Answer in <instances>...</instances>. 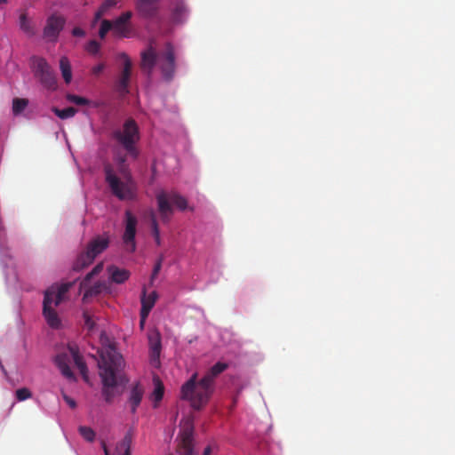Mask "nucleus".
<instances>
[{
    "instance_id": "1",
    "label": "nucleus",
    "mask_w": 455,
    "mask_h": 455,
    "mask_svg": "<svg viewBox=\"0 0 455 455\" xmlns=\"http://www.w3.org/2000/svg\"><path fill=\"white\" fill-rule=\"evenodd\" d=\"M124 366V358L114 347L110 346L101 352L99 368L103 386L102 395L108 403L116 395V389L121 381L120 373Z\"/></svg>"
},
{
    "instance_id": "2",
    "label": "nucleus",
    "mask_w": 455,
    "mask_h": 455,
    "mask_svg": "<svg viewBox=\"0 0 455 455\" xmlns=\"http://www.w3.org/2000/svg\"><path fill=\"white\" fill-rule=\"evenodd\" d=\"M214 392V386L204 377L197 381V373H194L186 381L180 390L181 398L190 402L191 406L200 410L210 400Z\"/></svg>"
},
{
    "instance_id": "3",
    "label": "nucleus",
    "mask_w": 455,
    "mask_h": 455,
    "mask_svg": "<svg viewBox=\"0 0 455 455\" xmlns=\"http://www.w3.org/2000/svg\"><path fill=\"white\" fill-rule=\"evenodd\" d=\"M73 283H66L60 285L54 284L44 291L43 301V315L47 324L52 329H59L61 326V320L59 317L55 307L64 300V298Z\"/></svg>"
},
{
    "instance_id": "4",
    "label": "nucleus",
    "mask_w": 455,
    "mask_h": 455,
    "mask_svg": "<svg viewBox=\"0 0 455 455\" xmlns=\"http://www.w3.org/2000/svg\"><path fill=\"white\" fill-rule=\"evenodd\" d=\"M112 138L129 156L134 159L138 158L140 151L137 148V144L140 140V133L134 119L128 118L125 120L121 128L113 132Z\"/></svg>"
},
{
    "instance_id": "5",
    "label": "nucleus",
    "mask_w": 455,
    "mask_h": 455,
    "mask_svg": "<svg viewBox=\"0 0 455 455\" xmlns=\"http://www.w3.org/2000/svg\"><path fill=\"white\" fill-rule=\"evenodd\" d=\"M74 362L84 380H88V370L86 363L80 355L76 346H68L66 350L55 356V363L61 371L62 375L68 379H75V375L70 368V363Z\"/></svg>"
},
{
    "instance_id": "6",
    "label": "nucleus",
    "mask_w": 455,
    "mask_h": 455,
    "mask_svg": "<svg viewBox=\"0 0 455 455\" xmlns=\"http://www.w3.org/2000/svg\"><path fill=\"white\" fill-rule=\"evenodd\" d=\"M156 199L157 210L164 223H168L173 214L172 204L176 205L180 211H185L188 208L187 199L176 191L167 193L164 190H160L156 193Z\"/></svg>"
},
{
    "instance_id": "7",
    "label": "nucleus",
    "mask_w": 455,
    "mask_h": 455,
    "mask_svg": "<svg viewBox=\"0 0 455 455\" xmlns=\"http://www.w3.org/2000/svg\"><path fill=\"white\" fill-rule=\"evenodd\" d=\"M31 66L35 76L42 85L49 90H55L57 87L56 76L45 59L34 56L31 58Z\"/></svg>"
},
{
    "instance_id": "8",
    "label": "nucleus",
    "mask_w": 455,
    "mask_h": 455,
    "mask_svg": "<svg viewBox=\"0 0 455 455\" xmlns=\"http://www.w3.org/2000/svg\"><path fill=\"white\" fill-rule=\"evenodd\" d=\"M104 173L105 180L115 196L120 200H132L134 197V193L129 182L122 181L109 164L105 165Z\"/></svg>"
},
{
    "instance_id": "9",
    "label": "nucleus",
    "mask_w": 455,
    "mask_h": 455,
    "mask_svg": "<svg viewBox=\"0 0 455 455\" xmlns=\"http://www.w3.org/2000/svg\"><path fill=\"white\" fill-rule=\"evenodd\" d=\"M159 69L164 80L170 82L173 79L176 70L175 52L171 43H167L165 50L159 55Z\"/></svg>"
},
{
    "instance_id": "10",
    "label": "nucleus",
    "mask_w": 455,
    "mask_h": 455,
    "mask_svg": "<svg viewBox=\"0 0 455 455\" xmlns=\"http://www.w3.org/2000/svg\"><path fill=\"white\" fill-rule=\"evenodd\" d=\"M132 12L128 11L123 12L113 22L112 32L115 36L129 38L133 34V27L131 22Z\"/></svg>"
},
{
    "instance_id": "11",
    "label": "nucleus",
    "mask_w": 455,
    "mask_h": 455,
    "mask_svg": "<svg viewBox=\"0 0 455 455\" xmlns=\"http://www.w3.org/2000/svg\"><path fill=\"white\" fill-rule=\"evenodd\" d=\"M65 23L66 20L63 16L52 14L46 20V24L43 31L44 37L49 42H56Z\"/></svg>"
},
{
    "instance_id": "12",
    "label": "nucleus",
    "mask_w": 455,
    "mask_h": 455,
    "mask_svg": "<svg viewBox=\"0 0 455 455\" xmlns=\"http://www.w3.org/2000/svg\"><path fill=\"white\" fill-rule=\"evenodd\" d=\"M137 222V218L132 213V212L126 211L125 229L123 235V241L126 246V250L130 252H133L136 250L135 235Z\"/></svg>"
},
{
    "instance_id": "13",
    "label": "nucleus",
    "mask_w": 455,
    "mask_h": 455,
    "mask_svg": "<svg viewBox=\"0 0 455 455\" xmlns=\"http://www.w3.org/2000/svg\"><path fill=\"white\" fill-rule=\"evenodd\" d=\"M120 58L124 60V68L122 73L116 81V90L121 94H126L129 92L128 86L132 74V61L128 55L124 52L120 54Z\"/></svg>"
},
{
    "instance_id": "14",
    "label": "nucleus",
    "mask_w": 455,
    "mask_h": 455,
    "mask_svg": "<svg viewBox=\"0 0 455 455\" xmlns=\"http://www.w3.org/2000/svg\"><path fill=\"white\" fill-rule=\"evenodd\" d=\"M159 55L152 45L141 52L140 68L148 76L152 74L156 64L159 61Z\"/></svg>"
},
{
    "instance_id": "15",
    "label": "nucleus",
    "mask_w": 455,
    "mask_h": 455,
    "mask_svg": "<svg viewBox=\"0 0 455 455\" xmlns=\"http://www.w3.org/2000/svg\"><path fill=\"white\" fill-rule=\"evenodd\" d=\"M148 344L151 363L157 364L159 363L162 348L161 337L159 332L156 331L148 335Z\"/></svg>"
},
{
    "instance_id": "16",
    "label": "nucleus",
    "mask_w": 455,
    "mask_h": 455,
    "mask_svg": "<svg viewBox=\"0 0 455 455\" xmlns=\"http://www.w3.org/2000/svg\"><path fill=\"white\" fill-rule=\"evenodd\" d=\"M108 243L109 240L108 237L97 236L89 243L86 251L90 255H93V258L95 259L100 253L108 248Z\"/></svg>"
},
{
    "instance_id": "17",
    "label": "nucleus",
    "mask_w": 455,
    "mask_h": 455,
    "mask_svg": "<svg viewBox=\"0 0 455 455\" xmlns=\"http://www.w3.org/2000/svg\"><path fill=\"white\" fill-rule=\"evenodd\" d=\"M107 271L109 275L111 282L118 284L124 283L125 281L129 279L131 275L129 270L120 268L115 265L108 266Z\"/></svg>"
},
{
    "instance_id": "18",
    "label": "nucleus",
    "mask_w": 455,
    "mask_h": 455,
    "mask_svg": "<svg viewBox=\"0 0 455 455\" xmlns=\"http://www.w3.org/2000/svg\"><path fill=\"white\" fill-rule=\"evenodd\" d=\"M156 4L155 2L137 0L136 9L143 18L150 19L156 15L157 7Z\"/></svg>"
},
{
    "instance_id": "19",
    "label": "nucleus",
    "mask_w": 455,
    "mask_h": 455,
    "mask_svg": "<svg viewBox=\"0 0 455 455\" xmlns=\"http://www.w3.org/2000/svg\"><path fill=\"white\" fill-rule=\"evenodd\" d=\"M144 395L143 387L137 383L135 384L130 393L129 403L131 404V411L132 413H135L138 406L140 404L142 397Z\"/></svg>"
},
{
    "instance_id": "20",
    "label": "nucleus",
    "mask_w": 455,
    "mask_h": 455,
    "mask_svg": "<svg viewBox=\"0 0 455 455\" xmlns=\"http://www.w3.org/2000/svg\"><path fill=\"white\" fill-rule=\"evenodd\" d=\"M228 367V363L218 362L207 371L204 378L214 386L215 379L226 371Z\"/></svg>"
},
{
    "instance_id": "21",
    "label": "nucleus",
    "mask_w": 455,
    "mask_h": 455,
    "mask_svg": "<svg viewBox=\"0 0 455 455\" xmlns=\"http://www.w3.org/2000/svg\"><path fill=\"white\" fill-rule=\"evenodd\" d=\"M178 452L180 455H195L191 433H184Z\"/></svg>"
},
{
    "instance_id": "22",
    "label": "nucleus",
    "mask_w": 455,
    "mask_h": 455,
    "mask_svg": "<svg viewBox=\"0 0 455 455\" xmlns=\"http://www.w3.org/2000/svg\"><path fill=\"white\" fill-rule=\"evenodd\" d=\"M106 290H108L106 282L98 281L92 286L85 290L83 300L85 301L88 298L98 296Z\"/></svg>"
},
{
    "instance_id": "23",
    "label": "nucleus",
    "mask_w": 455,
    "mask_h": 455,
    "mask_svg": "<svg viewBox=\"0 0 455 455\" xmlns=\"http://www.w3.org/2000/svg\"><path fill=\"white\" fill-rule=\"evenodd\" d=\"M94 260L93 255H90L87 251L80 253L73 265L75 271H80L89 266Z\"/></svg>"
},
{
    "instance_id": "24",
    "label": "nucleus",
    "mask_w": 455,
    "mask_h": 455,
    "mask_svg": "<svg viewBox=\"0 0 455 455\" xmlns=\"http://www.w3.org/2000/svg\"><path fill=\"white\" fill-rule=\"evenodd\" d=\"M20 28L28 36H33L36 34L35 27L28 20L26 12L20 15Z\"/></svg>"
},
{
    "instance_id": "25",
    "label": "nucleus",
    "mask_w": 455,
    "mask_h": 455,
    "mask_svg": "<svg viewBox=\"0 0 455 455\" xmlns=\"http://www.w3.org/2000/svg\"><path fill=\"white\" fill-rule=\"evenodd\" d=\"M60 68L65 83L69 84L72 79V71L70 62L66 56L60 58Z\"/></svg>"
},
{
    "instance_id": "26",
    "label": "nucleus",
    "mask_w": 455,
    "mask_h": 455,
    "mask_svg": "<svg viewBox=\"0 0 455 455\" xmlns=\"http://www.w3.org/2000/svg\"><path fill=\"white\" fill-rule=\"evenodd\" d=\"M187 17V9L183 4H178L172 12V21L173 23H182Z\"/></svg>"
},
{
    "instance_id": "27",
    "label": "nucleus",
    "mask_w": 455,
    "mask_h": 455,
    "mask_svg": "<svg viewBox=\"0 0 455 455\" xmlns=\"http://www.w3.org/2000/svg\"><path fill=\"white\" fill-rule=\"evenodd\" d=\"M149 218H150L151 234L155 239L156 245L160 246L161 245L160 230H159L158 222L156 220V213L154 211L150 212Z\"/></svg>"
},
{
    "instance_id": "28",
    "label": "nucleus",
    "mask_w": 455,
    "mask_h": 455,
    "mask_svg": "<svg viewBox=\"0 0 455 455\" xmlns=\"http://www.w3.org/2000/svg\"><path fill=\"white\" fill-rule=\"evenodd\" d=\"M28 100L25 98H14L12 100V111L14 116L20 115L28 106Z\"/></svg>"
},
{
    "instance_id": "29",
    "label": "nucleus",
    "mask_w": 455,
    "mask_h": 455,
    "mask_svg": "<svg viewBox=\"0 0 455 455\" xmlns=\"http://www.w3.org/2000/svg\"><path fill=\"white\" fill-rule=\"evenodd\" d=\"M52 112L60 119H68L76 114V109L73 107H68L64 109H60L56 107L52 108Z\"/></svg>"
},
{
    "instance_id": "30",
    "label": "nucleus",
    "mask_w": 455,
    "mask_h": 455,
    "mask_svg": "<svg viewBox=\"0 0 455 455\" xmlns=\"http://www.w3.org/2000/svg\"><path fill=\"white\" fill-rule=\"evenodd\" d=\"M164 393V387L163 383L159 380H156L155 389L152 393V400L154 402V406L156 407L158 403L163 399Z\"/></svg>"
},
{
    "instance_id": "31",
    "label": "nucleus",
    "mask_w": 455,
    "mask_h": 455,
    "mask_svg": "<svg viewBox=\"0 0 455 455\" xmlns=\"http://www.w3.org/2000/svg\"><path fill=\"white\" fill-rule=\"evenodd\" d=\"M102 269H103V263H102V262H100V263L97 264V265L93 267V269H92L91 272H89V273L86 275V276L84 278V280L81 282V283H80V287H81V289H86V287H87V285H88V283H89L90 280H91L93 276H95V275H99V274L102 271Z\"/></svg>"
},
{
    "instance_id": "32",
    "label": "nucleus",
    "mask_w": 455,
    "mask_h": 455,
    "mask_svg": "<svg viewBox=\"0 0 455 455\" xmlns=\"http://www.w3.org/2000/svg\"><path fill=\"white\" fill-rule=\"evenodd\" d=\"M157 297L158 295L156 291H152L150 294L146 296V290L144 289L141 296V305L152 309L155 306Z\"/></svg>"
},
{
    "instance_id": "33",
    "label": "nucleus",
    "mask_w": 455,
    "mask_h": 455,
    "mask_svg": "<svg viewBox=\"0 0 455 455\" xmlns=\"http://www.w3.org/2000/svg\"><path fill=\"white\" fill-rule=\"evenodd\" d=\"M113 22L109 20H103L99 30V36L101 39L105 38L108 32L112 31Z\"/></svg>"
},
{
    "instance_id": "34",
    "label": "nucleus",
    "mask_w": 455,
    "mask_h": 455,
    "mask_svg": "<svg viewBox=\"0 0 455 455\" xmlns=\"http://www.w3.org/2000/svg\"><path fill=\"white\" fill-rule=\"evenodd\" d=\"M79 433L83 438L88 442H92L95 438V432L89 427H80Z\"/></svg>"
},
{
    "instance_id": "35",
    "label": "nucleus",
    "mask_w": 455,
    "mask_h": 455,
    "mask_svg": "<svg viewBox=\"0 0 455 455\" xmlns=\"http://www.w3.org/2000/svg\"><path fill=\"white\" fill-rule=\"evenodd\" d=\"M67 100L69 102H72V103H74L76 105H78V106H85V105H88L90 103L89 100H87L86 98L81 97V96H78V95H76V94H68L67 95Z\"/></svg>"
},
{
    "instance_id": "36",
    "label": "nucleus",
    "mask_w": 455,
    "mask_h": 455,
    "mask_svg": "<svg viewBox=\"0 0 455 455\" xmlns=\"http://www.w3.org/2000/svg\"><path fill=\"white\" fill-rule=\"evenodd\" d=\"M15 396L19 402H22L28 398H31L32 393L28 387H21L16 390Z\"/></svg>"
},
{
    "instance_id": "37",
    "label": "nucleus",
    "mask_w": 455,
    "mask_h": 455,
    "mask_svg": "<svg viewBox=\"0 0 455 455\" xmlns=\"http://www.w3.org/2000/svg\"><path fill=\"white\" fill-rule=\"evenodd\" d=\"M125 162H126L125 156H119L117 158V163H118L119 171H120L121 174L123 175L124 178L129 179L130 172L128 171V167H127Z\"/></svg>"
},
{
    "instance_id": "38",
    "label": "nucleus",
    "mask_w": 455,
    "mask_h": 455,
    "mask_svg": "<svg viewBox=\"0 0 455 455\" xmlns=\"http://www.w3.org/2000/svg\"><path fill=\"white\" fill-rule=\"evenodd\" d=\"M100 44L96 40H91L85 46L86 51L91 54L99 52Z\"/></svg>"
},
{
    "instance_id": "39",
    "label": "nucleus",
    "mask_w": 455,
    "mask_h": 455,
    "mask_svg": "<svg viewBox=\"0 0 455 455\" xmlns=\"http://www.w3.org/2000/svg\"><path fill=\"white\" fill-rule=\"evenodd\" d=\"M163 260H164L163 256H160L159 259L156 260V262L153 267V271H152V275H151V281H153L159 274V272L162 268Z\"/></svg>"
},
{
    "instance_id": "40",
    "label": "nucleus",
    "mask_w": 455,
    "mask_h": 455,
    "mask_svg": "<svg viewBox=\"0 0 455 455\" xmlns=\"http://www.w3.org/2000/svg\"><path fill=\"white\" fill-rule=\"evenodd\" d=\"M117 2L118 0H104L100 7L107 12L110 8L115 7Z\"/></svg>"
},
{
    "instance_id": "41",
    "label": "nucleus",
    "mask_w": 455,
    "mask_h": 455,
    "mask_svg": "<svg viewBox=\"0 0 455 455\" xmlns=\"http://www.w3.org/2000/svg\"><path fill=\"white\" fill-rule=\"evenodd\" d=\"M83 315H84L85 326L88 328L89 331H92L95 325L94 321L92 320V317L87 312H84Z\"/></svg>"
},
{
    "instance_id": "42",
    "label": "nucleus",
    "mask_w": 455,
    "mask_h": 455,
    "mask_svg": "<svg viewBox=\"0 0 455 455\" xmlns=\"http://www.w3.org/2000/svg\"><path fill=\"white\" fill-rule=\"evenodd\" d=\"M150 311H151V308L141 305V309H140V324L141 325L144 323V322L147 319V317L148 316Z\"/></svg>"
},
{
    "instance_id": "43",
    "label": "nucleus",
    "mask_w": 455,
    "mask_h": 455,
    "mask_svg": "<svg viewBox=\"0 0 455 455\" xmlns=\"http://www.w3.org/2000/svg\"><path fill=\"white\" fill-rule=\"evenodd\" d=\"M63 399L68 404V406L70 408L75 409L76 407V401L73 398H71L68 395L64 394L63 395Z\"/></svg>"
},
{
    "instance_id": "44",
    "label": "nucleus",
    "mask_w": 455,
    "mask_h": 455,
    "mask_svg": "<svg viewBox=\"0 0 455 455\" xmlns=\"http://www.w3.org/2000/svg\"><path fill=\"white\" fill-rule=\"evenodd\" d=\"M72 35L74 36H79V37H82V36H84L85 35V32L84 29H82L81 28L79 27H76L72 29Z\"/></svg>"
},
{
    "instance_id": "45",
    "label": "nucleus",
    "mask_w": 455,
    "mask_h": 455,
    "mask_svg": "<svg viewBox=\"0 0 455 455\" xmlns=\"http://www.w3.org/2000/svg\"><path fill=\"white\" fill-rule=\"evenodd\" d=\"M104 64H99L92 68V72L93 75L98 76L104 70Z\"/></svg>"
},
{
    "instance_id": "46",
    "label": "nucleus",
    "mask_w": 455,
    "mask_h": 455,
    "mask_svg": "<svg viewBox=\"0 0 455 455\" xmlns=\"http://www.w3.org/2000/svg\"><path fill=\"white\" fill-rule=\"evenodd\" d=\"M130 443H131V440L130 438H128L127 436H125V438L124 439V442H123V444L124 446H126V449L124 452V455H131V451H130Z\"/></svg>"
},
{
    "instance_id": "47",
    "label": "nucleus",
    "mask_w": 455,
    "mask_h": 455,
    "mask_svg": "<svg viewBox=\"0 0 455 455\" xmlns=\"http://www.w3.org/2000/svg\"><path fill=\"white\" fill-rule=\"evenodd\" d=\"M105 11H103L100 7L98 9V11L95 12L94 15V22H97L99 20L101 19V17L105 14Z\"/></svg>"
},
{
    "instance_id": "48",
    "label": "nucleus",
    "mask_w": 455,
    "mask_h": 455,
    "mask_svg": "<svg viewBox=\"0 0 455 455\" xmlns=\"http://www.w3.org/2000/svg\"><path fill=\"white\" fill-rule=\"evenodd\" d=\"M212 447L207 446V447H205L203 455H212Z\"/></svg>"
},
{
    "instance_id": "49",
    "label": "nucleus",
    "mask_w": 455,
    "mask_h": 455,
    "mask_svg": "<svg viewBox=\"0 0 455 455\" xmlns=\"http://www.w3.org/2000/svg\"><path fill=\"white\" fill-rule=\"evenodd\" d=\"M102 448H103L105 455H108V451L105 442H102Z\"/></svg>"
},
{
    "instance_id": "50",
    "label": "nucleus",
    "mask_w": 455,
    "mask_h": 455,
    "mask_svg": "<svg viewBox=\"0 0 455 455\" xmlns=\"http://www.w3.org/2000/svg\"><path fill=\"white\" fill-rule=\"evenodd\" d=\"M7 0H0V4L6 3Z\"/></svg>"
}]
</instances>
